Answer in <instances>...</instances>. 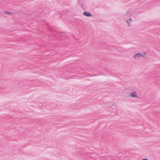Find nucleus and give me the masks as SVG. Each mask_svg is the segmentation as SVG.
Returning a JSON list of instances; mask_svg holds the SVG:
<instances>
[{"label": "nucleus", "mask_w": 160, "mask_h": 160, "mask_svg": "<svg viewBox=\"0 0 160 160\" xmlns=\"http://www.w3.org/2000/svg\"><path fill=\"white\" fill-rule=\"evenodd\" d=\"M144 57L143 55L139 53H138L133 56V58L135 60H138L141 58Z\"/></svg>", "instance_id": "nucleus-1"}, {"label": "nucleus", "mask_w": 160, "mask_h": 160, "mask_svg": "<svg viewBox=\"0 0 160 160\" xmlns=\"http://www.w3.org/2000/svg\"><path fill=\"white\" fill-rule=\"evenodd\" d=\"M130 96L132 98H139V96L137 93V92L136 91L131 92L130 94Z\"/></svg>", "instance_id": "nucleus-2"}, {"label": "nucleus", "mask_w": 160, "mask_h": 160, "mask_svg": "<svg viewBox=\"0 0 160 160\" xmlns=\"http://www.w3.org/2000/svg\"><path fill=\"white\" fill-rule=\"evenodd\" d=\"M83 14L87 16L90 17L92 16L91 14L89 12H84Z\"/></svg>", "instance_id": "nucleus-3"}, {"label": "nucleus", "mask_w": 160, "mask_h": 160, "mask_svg": "<svg viewBox=\"0 0 160 160\" xmlns=\"http://www.w3.org/2000/svg\"><path fill=\"white\" fill-rule=\"evenodd\" d=\"M132 19L131 18L129 19L128 20H127L126 21L128 24V26L130 27L131 26V23L132 22Z\"/></svg>", "instance_id": "nucleus-4"}, {"label": "nucleus", "mask_w": 160, "mask_h": 160, "mask_svg": "<svg viewBox=\"0 0 160 160\" xmlns=\"http://www.w3.org/2000/svg\"><path fill=\"white\" fill-rule=\"evenodd\" d=\"M130 96V94H129V93L127 92L125 94V96L126 97H129Z\"/></svg>", "instance_id": "nucleus-5"}, {"label": "nucleus", "mask_w": 160, "mask_h": 160, "mask_svg": "<svg viewBox=\"0 0 160 160\" xmlns=\"http://www.w3.org/2000/svg\"><path fill=\"white\" fill-rule=\"evenodd\" d=\"M4 13L6 14H7V15H11L12 14V13H11L9 12H8V11H5V12Z\"/></svg>", "instance_id": "nucleus-6"}, {"label": "nucleus", "mask_w": 160, "mask_h": 160, "mask_svg": "<svg viewBox=\"0 0 160 160\" xmlns=\"http://www.w3.org/2000/svg\"><path fill=\"white\" fill-rule=\"evenodd\" d=\"M142 160H148L147 159H142Z\"/></svg>", "instance_id": "nucleus-7"}, {"label": "nucleus", "mask_w": 160, "mask_h": 160, "mask_svg": "<svg viewBox=\"0 0 160 160\" xmlns=\"http://www.w3.org/2000/svg\"><path fill=\"white\" fill-rule=\"evenodd\" d=\"M143 54H144V55H145V54H146V53L144 52V53H143Z\"/></svg>", "instance_id": "nucleus-8"}]
</instances>
